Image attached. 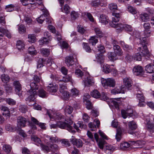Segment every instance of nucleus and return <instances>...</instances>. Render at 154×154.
<instances>
[{"instance_id": "obj_17", "label": "nucleus", "mask_w": 154, "mask_h": 154, "mask_svg": "<svg viewBox=\"0 0 154 154\" xmlns=\"http://www.w3.org/2000/svg\"><path fill=\"white\" fill-rule=\"evenodd\" d=\"M72 80V79L71 76L69 75H66L65 76H64L62 80H60L59 81L58 83L59 85V83L61 84V82H63L64 83H66L69 82H70L72 83L73 82Z\"/></svg>"}, {"instance_id": "obj_26", "label": "nucleus", "mask_w": 154, "mask_h": 154, "mask_svg": "<svg viewBox=\"0 0 154 154\" xmlns=\"http://www.w3.org/2000/svg\"><path fill=\"white\" fill-rule=\"evenodd\" d=\"M120 98H114L111 100V105L114 106L116 109H119V104L120 103Z\"/></svg>"}, {"instance_id": "obj_32", "label": "nucleus", "mask_w": 154, "mask_h": 154, "mask_svg": "<svg viewBox=\"0 0 154 154\" xmlns=\"http://www.w3.org/2000/svg\"><path fill=\"white\" fill-rule=\"evenodd\" d=\"M140 18L143 22H146L149 20V16L148 14L144 13L140 15Z\"/></svg>"}, {"instance_id": "obj_38", "label": "nucleus", "mask_w": 154, "mask_h": 154, "mask_svg": "<svg viewBox=\"0 0 154 154\" xmlns=\"http://www.w3.org/2000/svg\"><path fill=\"white\" fill-rule=\"evenodd\" d=\"M41 53L45 56H48L50 53V49L48 48H42L40 49Z\"/></svg>"}, {"instance_id": "obj_24", "label": "nucleus", "mask_w": 154, "mask_h": 154, "mask_svg": "<svg viewBox=\"0 0 154 154\" xmlns=\"http://www.w3.org/2000/svg\"><path fill=\"white\" fill-rule=\"evenodd\" d=\"M90 5L92 6L95 8L98 7L99 6H103V4L100 2V0H92Z\"/></svg>"}, {"instance_id": "obj_43", "label": "nucleus", "mask_w": 154, "mask_h": 154, "mask_svg": "<svg viewBox=\"0 0 154 154\" xmlns=\"http://www.w3.org/2000/svg\"><path fill=\"white\" fill-rule=\"evenodd\" d=\"M1 79L4 83H7L9 81L10 78L9 76L7 75L3 74L1 76Z\"/></svg>"}, {"instance_id": "obj_55", "label": "nucleus", "mask_w": 154, "mask_h": 154, "mask_svg": "<svg viewBox=\"0 0 154 154\" xmlns=\"http://www.w3.org/2000/svg\"><path fill=\"white\" fill-rule=\"evenodd\" d=\"M128 10L133 14H135L137 13L136 9L132 6H128L127 7Z\"/></svg>"}, {"instance_id": "obj_25", "label": "nucleus", "mask_w": 154, "mask_h": 154, "mask_svg": "<svg viewBox=\"0 0 154 154\" xmlns=\"http://www.w3.org/2000/svg\"><path fill=\"white\" fill-rule=\"evenodd\" d=\"M146 128L147 130L150 133H154V125L149 122H147L146 125Z\"/></svg>"}, {"instance_id": "obj_30", "label": "nucleus", "mask_w": 154, "mask_h": 154, "mask_svg": "<svg viewBox=\"0 0 154 154\" xmlns=\"http://www.w3.org/2000/svg\"><path fill=\"white\" fill-rule=\"evenodd\" d=\"M103 71L106 73H108L111 72L112 68L109 65L107 64H104L103 66Z\"/></svg>"}, {"instance_id": "obj_13", "label": "nucleus", "mask_w": 154, "mask_h": 154, "mask_svg": "<svg viewBox=\"0 0 154 154\" xmlns=\"http://www.w3.org/2000/svg\"><path fill=\"white\" fill-rule=\"evenodd\" d=\"M113 48L114 53L117 56H121L123 55V52L119 45H115L113 46Z\"/></svg>"}, {"instance_id": "obj_9", "label": "nucleus", "mask_w": 154, "mask_h": 154, "mask_svg": "<svg viewBox=\"0 0 154 154\" xmlns=\"http://www.w3.org/2000/svg\"><path fill=\"white\" fill-rule=\"evenodd\" d=\"M26 119L24 117L20 116L17 119V125L18 127H24L26 126Z\"/></svg>"}, {"instance_id": "obj_53", "label": "nucleus", "mask_w": 154, "mask_h": 154, "mask_svg": "<svg viewBox=\"0 0 154 154\" xmlns=\"http://www.w3.org/2000/svg\"><path fill=\"white\" fill-rule=\"evenodd\" d=\"M11 148L9 145L4 144L3 146V150L7 152H9L11 151Z\"/></svg>"}, {"instance_id": "obj_4", "label": "nucleus", "mask_w": 154, "mask_h": 154, "mask_svg": "<svg viewBox=\"0 0 154 154\" xmlns=\"http://www.w3.org/2000/svg\"><path fill=\"white\" fill-rule=\"evenodd\" d=\"M47 145L48 146L42 145L41 148L42 149L48 152L50 151L55 152L59 149L58 146L56 144H53L48 142Z\"/></svg>"}, {"instance_id": "obj_27", "label": "nucleus", "mask_w": 154, "mask_h": 154, "mask_svg": "<svg viewBox=\"0 0 154 154\" xmlns=\"http://www.w3.org/2000/svg\"><path fill=\"white\" fill-rule=\"evenodd\" d=\"M145 69L148 73H152L154 72V65L151 64L145 66Z\"/></svg>"}, {"instance_id": "obj_35", "label": "nucleus", "mask_w": 154, "mask_h": 154, "mask_svg": "<svg viewBox=\"0 0 154 154\" xmlns=\"http://www.w3.org/2000/svg\"><path fill=\"white\" fill-rule=\"evenodd\" d=\"M124 24L119 23L117 24L115 23L113 24H110V25L112 27L116 28L117 30H122L123 29Z\"/></svg>"}, {"instance_id": "obj_42", "label": "nucleus", "mask_w": 154, "mask_h": 154, "mask_svg": "<svg viewBox=\"0 0 154 154\" xmlns=\"http://www.w3.org/2000/svg\"><path fill=\"white\" fill-rule=\"evenodd\" d=\"M73 108L69 106H67L65 109L64 112L65 114H71L73 111Z\"/></svg>"}, {"instance_id": "obj_22", "label": "nucleus", "mask_w": 154, "mask_h": 154, "mask_svg": "<svg viewBox=\"0 0 154 154\" xmlns=\"http://www.w3.org/2000/svg\"><path fill=\"white\" fill-rule=\"evenodd\" d=\"M49 85V86H48L47 87V89L48 91L51 93H55L57 92L58 89L57 86L56 85L53 86V85L51 84H50Z\"/></svg>"}, {"instance_id": "obj_28", "label": "nucleus", "mask_w": 154, "mask_h": 154, "mask_svg": "<svg viewBox=\"0 0 154 154\" xmlns=\"http://www.w3.org/2000/svg\"><path fill=\"white\" fill-rule=\"evenodd\" d=\"M107 56L109 59L112 61H113L117 59V55L113 52H109L107 54Z\"/></svg>"}, {"instance_id": "obj_58", "label": "nucleus", "mask_w": 154, "mask_h": 154, "mask_svg": "<svg viewBox=\"0 0 154 154\" xmlns=\"http://www.w3.org/2000/svg\"><path fill=\"white\" fill-rule=\"evenodd\" d=\"M78 31L82 34H84L86 32V30L82 26L79 25L77 27Z\"/></svg>"}, {"instance_id": "obj_59", "label": "nucleus", "mask_w": 154, "mask_h": 154, "mask_svg": "<svg viewBox=\"0 0 154 154\" xmlns=\"http://www.w3.org/2000/svg\"><path fill=\"white\" fill-rule=\"evenodd\" d=\"M83 44L84 45L83 48H84L86 51L89 53L91 52V49L90 48V47L88 44L86 43H83Z\"/></svg>"}, {"instance_id": "obj_39", "label": "nucleus", "mask_w": 154, "mask_h": 154, "mask_svg": "<svg viewBox=\"0 0 154 154\" xmlns=\"http://www.w3.org/2000/svg\"><path fill=\"white\" fill-rule=\"evenodd\" d=\"M91 95L93 97L97 99L100 98V93L97 90H94L92 91Z\"/></svg>"}, {"instance_id": "obj_21", "label": "nucleus", "mask_w": 154, "mask_h": 154, "mask_svg": "<svg viewBox=\"0 0 154 154\" xmlns=\"http://www.w3.org/2000/svg\"><path fill=\"white\" fill-rule=\"evenodd\" d=\"M137 97L139 101V105L140 106H143V104H140V103L141 102H144L145 100V97L144 96L143 94L140 92V93H138L137 94Z\"/></svg>"}, {"instance_id": "obj_52", "label": "nucleus", "mask_w": 154, "mask_h": 154, "mask_svg": "<svg viewBox=\"0 0 154 154\" xmlns=\"http://www.w3.org/2000/svg\"><path fill=\"white\" fill-rule=\"evenodd\" d=\"M109 8L110 10L114 11L117 10V6L116 4L112 3L109 5Z\"/></svg>"}, {"instance_id": "obj_37", "label": "nucleus", "mask_w": 154, "mask_h": 154, "mask_svg": "<svg viewBox=\"0 0 154 154\" xmlns=\"http://www.w3.org/2000/svg\"><path fill=\"white\" fill-rule=\"evenodd\" d=\"M94 31L98 37L101 38L103 36V34L100 29L98 27L94 29Z\"/></svg>"}, {"instance_id": "obj_20", "label": "nucleus", "mask_w": 154, "mask_h": 154, "mask_svg": "<svg viewBox=\"0 0 154 154\" xmlns=\"http://www.w3.org/2000/svg\"><path fill=\"white\" fill-rule=\"evenodd\" d=\"M61 7V10L62 12H64L66 14H69L70 12V8L69 5L67 4H65L63 6V5H62Z\"/></svg>"}, {"instance_id": "obj_41", "label": "nucleus", "mask_w": 154, "mask_h": 154, "mask_svg": "<svg viewBox=\"0 0 154 154\" xmlns=\"http://www.w3.org/2000/svg\"><path fill=\"white\" fill-rule=\"evenodd\" d=\"M28 41L32 43L35 42L36 41L35 35L33 34H29L28 37Z\"/></svg>"}, {"instance_id": "obj_29", "label": "nucleus", "mask_w": 154, "mask_h": 154, "mask_svg": "<svg viewBox=\"0 0 154 154\" xmlns=\"http://www.w3.org/2000/svg\"><path fill=\"white\" fill-rule=\"evenodd\" d=\"M32 140L36 143L37 145L41 147V145H43L42 143V142L40 139L35 136H32L31 137Z\"/></svg>"}, {"instance_id": "obj_34", "label": "nucleus", "mask_w": 154, "mask_h": 154, "mask_svg": "<svg viewBox=\"0 0 154 154\" xmlns=\"http://www.w3.org/2000/svg\"><path fill=\"white\" fill-rule=\"evenodd\" d=\"M38 96L42 98H45L48 96V94L43 89L38 90Z\"/></svg>"}, {"instance_id": "obj_5", "label": "nucleus", "mask_w": 154, "mask_h": 154, "mask_svg": "<svg viewBox=\"0 0 154 154\" xmlns=\"http://www.w3.org/2000/svg\"><path fill=\"white\" fill-rule=\"evenodd\" d=\"M101 83L103 87L106 88L108 86L113 87L116 84V82L114 79L112 78L101 79Z\"/></svg>"}, {"instance_id": "obj_2", "label": "nucleus", "mask_w": 154, "mask_h": 154, "mask_svg": "<svg viewBox=\"0 0 154 154\" xmlns=\"http://www.w3.org/2000/svg\"><path fill=\"white\" fill-rule=\"evenodd\" d=\"M73 116L71 115L69 118L66 117L65 119V122L59 121L57 122L56 124H51L50 126L51 129H55L57 127L60 128L66 129L69 132L75 133V131L74 130L71 125H72L73 122L72 121Z\"/></svg>"}, {"instance_id": "obj_33", "label": "nucleus", "mask_w": 154, "mask_h": 154, "mask_svg": "<svg viewBox=\"0 0 154 154\" xmlns=\"http://www.w3.org/2000/svg\"><path fill=\"white\" fill-rule=\"evenodd\" d=\"M14 85L16 91L19 92L21 90V85L19 81H14Z\"/></svg>"}, {"instance_id": "obj_8", "label": "nucleus", "mask_w": 154, "mask_h": 154, "mask_svg": "<svg viewBox=\"0 0 154 154\" xmlns=\"http://www.w3.org/2000/svg\"><path fill=\"white\" fill-rule=\"evenodd\" d=\"M128 126L129 130L128 133L130 134H133V133L135 134V133H134L133 131L135 130L137 128V126L135 122L133 121H130L128 122Z\"/></svg>"}, {"instance_id": "obj_14", "label": "nucleus", "mask_w": 154, "mask_h": 154, "mask_svg": "<svg viewBox=\"0 0 154 154\" xmlns=\"http://www.w3.org/2000/svg\"><path fill=\"white\" fill-rule=\"evenodd\" d=\"M75 60L73 57L71 56H68L66 57L65 63L68 66L73 65L74 64Z\"/></svg>"}, {"instance_id": "obj_61", "label": "nucleus", "mask_w": 154, "mask_h": 154, "mask_svg": "<svg viewBox=\"0 0 154 154\" xmlns=\"http://www.w3.org/2000/svg\"><path fill=\"white\" fill-rule=\"evenodd\" d=\"M5 129L6 130L11 132H14L16 130L15 128H14L12 126L9 124L6 125L5 127Z\"/></svg>"}, {"instance_id": "obj_6", "label": "nucleus", "mask_w": 154, "mask_h": 154, "mask_svg": "<svg viewBox=\"0 0 154 154\" xmlns=\"http://www.w3.org/2000/svg\"><path fill=\"white\" fill-rule=\"evenodd\" d=\"M60 88L59 91L61 94V97L64 100H66L69 99V94L67 91L65 90L66 88V86L63 85V84L59 83Z\"/></svg>"}, {"instance_id": "obj_47", "label": "nucleus", "mask_w": 154, "mask_h": 154, "mask_svg": "<svg viewBox=\"0 0 154 154\" xmlns=\"http://www.w3.org/2000/svg\"><path fill=\"white\" fill-rule=\"evenodd\" d=\"M96 58L97 59V62H99L100 64L103 63L104 62V57L101 54H97V56H96Z\"/></svg>"}, {"instance_id": "obj_36", "label": "nucleus", "mask_w": 154, "mask_h": 154, "mask_svg": "<svg viewBox=\"0 0 154 154\" xmlns=\"http://www.w3.org/2000/svg\"><path fill=\"white\" fill-rule=\"evenodd\" d=\"M45 137L47 140L50 141V143H54L57 142L58 141V138L56 136L51 137L49 136H46Z\"/></svg>"}, {"instance_id": "obj_54", "label": "nucleus", "mask_w": 154, "mask_h": 154, "mask_svg": "<svg viewBox=\"0 0 154 154\" xmlns=\"http://www.w3.org/2000/svg\"><path fill=\"white\" fill-rule=\"evenodd\" d=\"M18 31L20 34H23L26 32V28L24 25H21L18 27Z\"/></svg>"}, {"instance_id": "obj_3", "label": "nucleus", "mask_w": 154, "mask_h": 154, "mask_svg": "<svg viewBox=\"0 0 154 154\" xmlns=\"http://www.w3.org/2000/svg\"><path fill=\"white\" fill-rule=\"evenodd\" d=\"M138 50L139 51L134 56V59L137 60H140L142 56L148 54L149 53L146 45L143 46L142 47H139Z\"/></svg>"}, {"instance_id": "obj_51", "label": "nucleus", "mask_w": 154, "mask_h": 154, "mask_svg": "<svg viewBox=\"0 0 154 154\" xmlns=\"http://www.w3.org/2000/svg\"><path fill=\"white\" fill-rule=\"evenodd\" d=\"M19 109L23 113H25L28 111L27 106L25 105H21L19 106Z\"/></svg>"}, {"instance_id": "obj_10", "label": "nucleus", "mask_w": 154, "mask_h": 154, "mask_svg": "<svg viewBox=\"0 0 154 154\" xmlns=\"http://www.w3.org/2000/svg\"><path fill=\"white\" fill-rule=\"evenodd\" d=\"M126 90V88L122 85L118 87H116L111 91V93L113 94L119 93H124Z\"/></svg>"}, {"instance_id": "obj_48", "label": "nucleus", "mask_w": 154, "mask_h": 154, "mask_svg": "<svg viewBox=\"0 0 154 154\" xmlns=\"http://www.w3.org/2000/svg\"><path fill=\"white\" fill-rule=\"evenodd\" d=\"M70 16L72 20H75L79 17V14L77 12L73 11L70 13Z\"/></svg>"}, {"instance_id": "obj_1", "label": "nucleus", "mask_w": 154, "mask_h": 154, "mask_svg": "<svg viewBox=\"0 0 154 154\" xmlns=\"http://www.w3.org/2000/svg\"><path fill=\"white\" fill-rule=\"evenodd\" d=\"M34 81L35 82H31L30 84L31 89L27 92V97L26 100V103L29 105L31 106L35 104V96L37 95V91H36L38 89V86L36 84L42 81L41 78L37 75H35L33 77Z\"/></svg>"}, {"instance_id": "obj_15", "label": "nucleus", "mask_w": 154, "mask_h": 154, "mask_svg": "<svg viewBox=\"0 0 154 154\" xmlns=\"http://www.w3.org/2000/svg\"><path fill=\"white\" fill-rule=\"evenodd\" d=\"M1 109L3 115L8 117L10 116V112L8 107L2 106L1 107Z\"/></svg>"}, {"instance_id": "obj_19", "label": "nucleus", "mask_w": 154, "mask_h": 154, "mask_svg": "<svg viewBox=\"0 0 154 154\" xmlns=\"http://www.w3.org/2000/svg\"><path fill=\"white\" fill-rule=\"evenodd\" d=\"M122 133V129L120 127H118L116 129V138L117 141H119L120 140Z\"/></svg>"}, {"instance_id": "obj_46", "label": "nucleus", "mask_w": 154, "mask_h": 154, "mask_svg": "<svg viewBox=\"0 0 154 154\" xmlns=\"http://www.w3.org/2000/svg\"><path fill=\"white\" fill-rule=\"evenodd\" d=\"M28 52L31 55H35L37 54V51L34 47L32 46L29 47L28 49Z\"/></svg>"}, {"instance_id": "obj_18", "label": "nucleus", "mask_w": 154, "mask_h": 154, "mask_svg": "<svg viewBox=\"0 0 154 154\" xmlns=\"http://www.w3.org/2000/svg\"><path fill=\"white\" fill-rule=\"evenodd\" d=\"M100 22L106 25L108 23L109 19L105 15L102 14L100 16L99 18Z\"/></svg>"}, {"instance_id": "obj_7", "label": "nucleus", "mask_w": 154, "mask_h": 154, "mask_svg": "<svg viewBox=\"0 0 154 154\" xmlns=\"http://www.w3.org/2000/svg\"><path fill=\"white\" fill-rule=\"evenodd\" d=\"M70 142L72 144L75 145L77 147H82L83 145L82 141L80 139H76L74 136H72L70 139Z\"/></svg>"}, {"instance_id": "obj_12", "label": "nucleus", "mask_w": 154, "mask_h": 154, "mask_svg": "<svg viewBox=\"0 0 154 154\" xmlns=\"http://www.w3.org/2000/svg\"><path fill=\"white\" fill-rule=\"evenodd\" d=\"M94 122L96 124L95 125L92 122H90L88 124L89 127L91 128L92 131H95L96 128H99L100 124L99 121L97 119L94 120Z\"/></svg>"}, {"instance_id": "obj_45", "label": "nucleus", "mask_w": 154, "mask_h": 154, "mask_svg": "<svg viewBox=\"0 0 154 154\" xmlns=\"http://www.w3.org/2000/svg\"><path fill=\"white\" fill-rule=\"evenodd\" d=\"M71 92V95L73 97L75 98L79 95V91L75 88H73L72 89Z\"/></svg>"}, {"instance_id": "obj_40", "label": "nucleus", "mask_w": 154, "mask_h": 154, "mask_svg": "<svg viewBox=\"0 0 154 154\" xmlns=\"http://www.w3.org/2000/svg\"><path fill=\"white\" fill-rule=\"evenodd\" d=\"M16 46L19 50H23L24 48V42L21 40H19L17 42Z\"/></svg>"}, {"instance_id": "obj_57", "label": "nucleus", "mask_w": 154, "mask_h": 154, "mask_svg": "<svg viewBox=\"0 0 154 154\" xmlns=\"http://www.w3.org/2000/svg\"><path fill=\"white\" fill-rule=\"evenodd\" d=\"M14 5L10 4L6 5L5 9L7 11L11 12L14 10Z\"/></svg>"}, {"instance_id": "obj_49", "label": "nucleus", "mask_w": 154, "mask_h": 154, "mask_svg": "<svg viewBox=\"0 0 154 154\" xmlns=\"http://www.w3.org/2000/svg\"><path fill=\"white\" fill-rule=\"evenodd\" d=\"M146 38L143 37L142 38L140 39H137V40H139L140 41V44L141 45L140 47H142L143 46L146 45L147 44V42L146 41Z\"/></svg>"}, {"instance_id": "obj_31", "label": "nucleus", "mask_w": 154, "mask_h": 154, "mask_svg": "<svg viewBox=\"0 0 154 154\" xmlns=\"http://www.w3.org/2000/svg\"><path fill=\"white\" fill-rule=\"evenodd\" d=\"M94 83L93 79L91 77H87L85 81V85L86 86H90L93 85Z\"/></svg>"}, {"instance_id": "obj_56", "label": "nucleus", "mask_w": 154, "mask_h": 154, "mask_svg": "<svg viewBox=\"0 0 154 154\" xmlns=\"http://www.w3.org/2000/svg\"><path fill=\"white\" fill-rule=\"evenodd\" d=\"M119 44L124 48L125 50H127L130 48V46L127 44L125 43L123 41H121L119 42Z\"/></svg>"}, {"instance_id": "obj_63", "label": "nucleus", "mask_w": 154, "mask_h": 154, "mask_svg": "<svg viewBox=\"0 0 154 154\" xmlns=\"http://www.w3.org/2000/svg\"><path fill=\"white\" fill-rule=\"evenodd\" d=\"M130 144L128 142H125L121 143V148L123 149H125L130 146Z\"/></svg>"}, {"instance_id": "obj_11", "label": "nucleus", "mask_w": 154, "mask_h": 154, "mask_svg": "<svg viewBox=\"0 0 154 154\" xmlns=\"http://www.w3.org/2000/svg\"><path fill=\"white\" fill-rule=\"evenodd\" d=\"M133 71L134 74L136 75H142L143 73V69L140 66H135L133 69Z\"/></svg>"}, {"instance_id": "obj_62", "label": "nucleus", "mask_w": 154, "mask_h": 154, "mask_svg": "<svg viewBox=\"0 0 154 154\" xmlns=\"http://www.w3.org/2000/svg\"><path fill=\"white\" fill-rule=\"evenodd\" d=\"M61 143L63 144V145L66 146H69L70 145V144L68 140L66 139H63L60 140Z\"/></svg>"}, {"instance_id": "obj_44", "label": "nucleus", "mask_w": 154, "mask_h": 154, "mask_svg": "<svg viewBox=\"0 0 154 154\" xmlns=\"http://www.w3.org/2000/svg\"><path fill=\"white\" fill-rule=\"evenodd\" d=\"M48 39L46 37H44L42 38L39 41V43L40 45H46L49 43Z\"/></svg>"}, {"instance_id": "obj_64", "label": "nucleus", "mask_w": 154, "mask_h": 154, "mask_svg": "<svg viewBox=\"0 0 154 154\" xmlns=\"http://www.w3.org/2000/svg\"><path fill=\"white\" fill-rule=\"evenodd\" d=\"M123 29H124L126 31L131 32L132 31V28L131 26L128 24H124Z\"/></svg>"}, {"instance_id": "obj_23", "label": "nucleus", "mask_w": 154, "mask_h": 154, "mask_svg": "<svg viewBox=\"0 0 154 154\" xmlns=\"http://www.w3.org/2000/svg\"><path fill=\"white\" fill-rule=\"evenodd\" d=\"M123 82L125 85L128 88L131 86L132 80L130 78L126 77L123 79Z\"/></svg>"}, {"instance_id": "obj_60", "label": "nucleus", "mask_w": 154, "mask_h": 154, "mask_svg": "<svg viewBox=\"0 0 154 154\" xmlns=\"http://www.w3.org/2000/svg\"><path fill=\"white\" fill-rule=\"evenodd\" d=\"M6 102L9 105H14L16 104V101L11 98L7 99L6 100Z\"/></svg>"}, {"instance_id": "obj_16", "label": "nucleus", "mask_w": 154, "mask_h": 154, "mask_svg": "<svg viewBox=\"0 0 154 154\" xmlns=\"http://www.w3.org/2000/svg\"><path fill=\"white\" fill-rule=\"evenodd\" d=\"M48 115L51 119H55L61 120L64 119L63 116L61 114L59 113H54L53 116L51 115L49 113H48Z\"/></svg>"}, {"instance_id": "obj_50", "label": "nucleus", "mask_w": 154, "mask_h": 154, "mask_svg": "<svg viewBox=\"0 0 154 154\" xmlns=\"http://www.w3.org/2000/svg\"><path fill=\"white\" fill-rule=\"evenodd\" d=\"M89 41L92 45H94L97 42L98 40L96 38L95 36H93L91 37Z\"/></svg>"}]
</instances>
